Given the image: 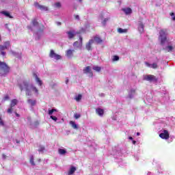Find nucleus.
<instances>
[{
  "instance_id": "25",
  "label": "nucleus",
  "mask_w": 175,
  "mask_h": 175,
  "mask_svg": "<svg viewBox=\"0 0 175 175\" xmlns=\"http://www.w3.org/2000/svg\"><path fill=\"white\" fill-rule=\"evenodd\" d=\"M93 40H94V42H96V43H102V39L98 36H95L93 38Z\"/></svg>"
},
{
  "instance_id": "23",
  "label": "nucleus",
  "mask_w": 175,
  "mask_h": 175,
  "mask_svg": "<svg viewBox=\"0 0 175 175\" xmlns=\"http://www.w3.org/2000/svg\"><path fill=\"white\" fill-rule=\"evenodd\" d=\"M75 172H76V167L72 166V167H70V170L68 171V174H69V175H72V174H73Z\"/></svg>"
},
{
  "instance_id": "10",
  "label": "nucleus",
  "mask_w": 175,
  "mask_h": 175,
  "mask_svg": "<svg viewBox=\"0 0 175 175\" xmlns=\"http://www.w3.org/2000/svg\"><path fill=\"white\" fill-rule=\"evenodd\" d=\"M33 77L34 78L36 83L38 84V85H39V87H42V85H43V81L40 80V78H39L38 74L33 73Z\"/></svg>"
},
{
  "instance_id": "50",
  "label": "nucleus",
  "mask_w": 175,
  "mask_h": 175,
  "mask_svg": "<svg viewBox=\"0 0 175 175\" xmlns=\"http://www.w3.org/2000/svg\"><path fill=\"white\" fill-rule=\"evenodd\" d=\"M133 144H136V141L133 140Z\"/></svg>"
},
{
  "instance_id": "5",
  "label": "nucleus",
  "mask_w": 175,
  "mask_h": 175,
  "mask_svg": "<svg viewBox=\"0 0 175 175\" xmlns=\"http://www.w3.org/2000/svg\"><path fill=\"white\" fill-rule=\"evenodd\" d=\"M105 14H106V12H101L98 17V20L101 21V23L103 25V27H105V25H106V23H107L109 20H110V18H105Z\"/></svg>"
},
{
  "instance_id": "3",
  "label": "nucleus",
  "mask_w": 175,
  "mask_h": 175,
  "mask_svg": "<svg viewBox=\"0 0 175 175\" xmlns=\"http://www.w3.org/2000/svg\"><path fill=\"white\" fill-rule=\"evenodd\" d=\"M10 68L8 64L3 62H0V76H6L9 73Z\"/></svg>"
},
{
  "instance_id": "12",
  "label": "nucleus",
  "mask_w": 175,
  "mask_h": 175,
  "mask_svg": "<svg viewBox=\"0 0 175 175\" xmlns=\"http://www.w3.org/2000/svg\"><path fill=\"white\" fill-rule=\"evenodd\" d=\"M83 73L85 75H88L89 77H92L94 76V74L92 73V71L91 70L90 66H87L83 69Z\"/></svg>"
},
{
  "instance_id": "34",
  "label": "nucleus",
  "mask_w": 175,
  "mask_h": 175,
  "mask_svg": "<svg viewBox=\"0 0 175 175\" xmlns=\"http://www.w3.org/2000/svg\"><path fill=\"white\" fill-rule=\"evenodd\" d=\"M119 59H120V57H118V55L113 56L112 61H113V62L116 61H118Z\"/></svg>"
},
{
  "instance_id": "31",
  "label": "nucleus",
  "mask_w": 175,
  "mask_h": 175,
  "mask_svg": "<svg viewBox=\"0 0 175 175\" xmlns=\"http://www.w3.org/2000/svg\"><path fill=\"white\" fill-rule=\"evenodd\" d=\"M45 148L44 146H40L38 148L39 152H43L44 151Z\"/></svg>"
},
{
  "instance_id": "29",
  "label": "nucleus",
  "mask_w": 175,
  "mask_h": 175,
  "mask_svg": "<svg viewBox=\"0 0 175 175\" xmlns=\"http://www.w3.org/2000/svg\"><path fill=\"white\" fill-rule=\"evenodd\" d=\"M58 152L60 155H65V154H66V150L64 149H59Z\"/></svg>"
},
{
  "instance_id": "30",
  "label": "nucleus",
  "mask_w": 175,
  "mask_h": 175,
  "mask_svg": "<svg viewBox=\"0 0 175 175\" xmlns=\"http://www.w3.org/2000/svg\"><path fill=\"white\" fill-rule=\"evenodd\" d=\"M29 162L32 166H35V161H33V156H31Z\"/></svg>"
},
{
  "instance_id": "6",
  "label": "nucleus",
  "mask_w": 175,
  "mask_h": 175,
  "mask_svg": "<svg viewBox=\"0 0 175 175\" xmlns=\"http://www.w3.org/2000/svg\"><path fill=\"white\" fill-rule=\"evenodd\" d=\"M144 80H146V81H154V82H157V81H158V78H157L155 77V75H146L144 77Z\"/></svg>"
},
{
  "instance_id": "55",
  "label": "nucleus",
  "mask_w": 175,
  "mask_h": 175,
  "mask_svg": "<svg viewBox=\"0 0 175 175\" xmlns=\"http://www.w3.org/2000/svg\"><path fill=\"white\" fill-rule=\"evenodd\" d=\"M97 110H102V109H98Z\"/></svg>"
},
{
  "instance_id": "4",
  "label": "nucleus",
  "mask_w": 175,
  "mask_h": 175,
  "mask_svg": "<svg viewBox=\"0 0 175 175\" xmlns=\"http://www.w3.org/2000/svg\"><path fill=\"white\" fill-rule=\"evenodd\" d=\"M10 41L4 42L3 45L0 44L1 55H6V52L3 51L9 50V49H10Z\"/></svg>"
},
{
  "instance_id": "38",
  "label": "nucleus",
  "mask_w": 175,
  "mask_h": 175,
  "mask_svg": "<svg viewBox=\"0 0 175 175\" xmlns=\"http://www.w3.org/2000/svg\"><path fill=\"white\" fill-rule=\"evenodd\" d=\"M51 120H53V121H57V120H58V118H57V117L54 116H51Z\"/></svg>"
},
{
  "instance_id": "17",
  "label": "nucleus",
  "mask_w": 175,
  "mask_h": 175,
  "mask_svg": "<svg viewBox=\"0 0 175 175\" xmlns=\"http://www.w3.org/2000/svg\"><path fill=\"white\" fill-rule=\"evenodd\" d=\"M164 50L167 51V53H172V51H173V50H174V47H173L172 45H168V46H165Z\"/></svg>"
},
{
  "instance_id": "35",
  "label": "nucleus",
  "mask_w": 175,
  "mask_h": 175,
  "mask_svg": "<svg viewBox=\"0 0 175 175\" xmlns=\"http://www.w3.org/2000/svg\"><path fill=\"white\" fill-rule=\"evenodd\" d=\"M74 117H75V120H79V118H80V117H81V115L80 113H75Z\"/></svg>"
},
{
  "instance_id": "57",
  "label": "nucleus",
  "mask_w": 175,
  "mask_h": 175,
  "mask_svg": "<svg viewBox=\"0 0 175 175\" xmlns=\"http://www.w3.org/2000/svg\"><path fill=\"white\" fill-rule=\"evenodd\" d=\"M51 110H55V109H51Z\"/></svg>"
},
{
  "instance_id": "16",
  "label": "nucleus",
  "mask_w": 175,
  "mask_h": 175,
  "mask_svg": "<svg viewBox=\"0 0 175 175\" xmlns=\"http://www.w3.org/2000/svg\"><path fill=\"white\" fill-rule=\"evenodd\" d=\"M138 31L140 33H143L144 32V25L140 23L138 25Z\"/></svg>"
},
{
  "instance_id": "56",
  "label": "nucleus",
  "mask_w": 175,
  "mask_h": 175,
  "mask_svg": "<svg viewBox=\"0 0 175 175\" xmlns=\"http://www.w3.org/2000/svg\"><path fill=\"white\" fill-rule=\"evenodd\" d=\"M0 40H2V39L1 38V36H0Z\"/></svg>"
},
{
  "instance_id": "45",
  "label": "nucleus",
  "mask_w": 175,
  "mask_h": 175,
  "mask_svg": "<svg viewBox=\"0 0 175 175\" xmlns=\"http://www.w3.org/2000/svg\"><path fill=\"white\" fill-rule=\"evenodd\" d=\"M7 111H8V114H11V113H12V110H8Z\"/></svg>"
},
{
  "instance_id": "27",
  "label": "nucleus",
  "mask_w": 175,
  "mask_h": 175,
  "mask_svg": "<svg viewBox=\"0 0 175 175\" xmlns=\"http://www.w3.org/2000/svg\"><path fill=\"white\" fill-rule=\"evenodd\" d=\"M83 98V96L81 94H78L75 96V99L76 102H80L81 100V98Z\"/></svg>"
},
{
  "instance_id": "9",
  "label": "nucleus",
  "mask_w": 175,
  "mask_h": 175,
  "mask_svg": "<svg viewBox=\"0 0 175 175\" xmlns=\"http://www.w3.org/2000/svg\"><path fill=\"white\" fill-rule=\"evenodd\" d=\"M74 47H77V49H81L83 47V37L79 36V42L76 41L73 43Z\"/></svg>"
},
{
  "instance_id": "54",
  "label": "nucleus",
  "mask_w": 175,
  "mask_h": 175,
  "mask_svg": "<svg viewBox=\"0 0 175 175\" xmlns=\"http://www.w3.org/2000/svg\"><path fill=\"white\" fill-rule=\"evenodd\" d=\"M79 2H83V0H78Z\"/></svg>"
},
{
  "instance_id": "14",
  "label": "nucleus",
  "mask_w": 175,
  "mask_h": 175,
  "mask_svg": "<svg viewBox=\"0 0 175 175\" xmlns=\"http://www.w3.org/2000/svg\"><path fill=\"white\" fill-rule=\"evenodd\" d=\"M66 33L68 35V39H73V38L76 36V31H67Z\"/></svg>"
},
{
  "instance_id": "7",
  "label": "nucleus",
  "mask_w": 175,
  "mask_h": 175,
  "mask_svg": "<svg viewBox=\"0 0 175 175\" xmlns=\"http://www.w3.org/2000/svg\"><path fill=\"white\" fill-rule=\"evenodd\" d=\"M49 57L50 58H53L54 59H56V60L61 59V58H62L61 55L55 53V52L53 50H51L49 53Z\"/></svg>"
},
{
  "instance_id": "39",
  "label": "nucleus",
  "mask_w": 175,
  "mask_h": 175,
  "mask_svg": "<svg viewBox=\"0 0 175 175\" xmlns=\"http://www.w3.org/2000/svg\"><path fill=\"white\" fill-rule=\"evenodd\" d=\"M54 111H57V110H49V116H51L54 113Z\"/></svg>"
},
{
  "instance_id": "21",
  "label": "nucleus",
  "mask_w": 175,
  "mask_h": 175,
  "mask_svg": "<svg viewBox=\"0 0 175 175\" xmlns=\"http://www.w3.org/2000/svg\"><path fill=\"white\" fill-rule=\"evenodd\" d=\"M70 125H71L73 129H79V126H77V124H76L75 122H73L72 120L70 121Z\"/></svg>"
},
{
  "instance_id": "53",
  "label": "nucleus",
  "mask_w": 175,
  "mask_h": 175,
  "mask_svg": "<svg viewBox=\"0 0 175 175\" xmlns=\"http://www.w3.org/2000/svg\"><path fill=\"white\" fill-rule=\"evenodd\" d=\"M129 140H132V137H129Z\"/></svg>"
},
{
  "instance_id": "49",
  "label": "nucleus",
  "mask_w": 175,
  "mask_h": 175,
  "mask_svg": "<svg viewBox=\"0 0 175 175\" xmlns=\"http://www.w3.org/2000/svg\"><path fill=\"white\" fill-rule=\"evenodd\" d=\"M172 20L175 21V16H172Z\"/></svg>"
},
{
  "instance_id": "40",
  "label": "nucleus",
  "mask_w": 175,
  "mask_h": 175,
  "mask_svg": "<svg viewBox=\"0 0 175 175\" xmlns=\"http://www.w3.org/2000/svg\"><path fill=\"white\" fill-rule=\"evenodd\" d=\"M145 65L148 67V68H151V64L147 62H145Z\"/></svg>"
},
{
  "instance_id": "41",
  "label": "nucleus",
  "mask_w": 175,
  "mask_h": 175,
  "mask_svg": "<svg viewBox=\"0 0 175 175\" xmlns=\"http://www.w3.org/2000/svg\"><path fill=\"white\" fill-rule=\"evenodd\" d=\"M76 20H80V16L79 15H77L75 16Z\"/></svg>"
},
{
  "instance_id": "22",
  "label": "nucleus",
  "mask_w": 175,
  "mask_h": 175,
  "mask_svg": "<svg viewBox=\"0 0 175 175\" xmlns=\"http://www.w3.org/2000/svg\"><path fill=\"white\" fill-rule=\"evenodd\" d=\"M17 103H18V100H17V99L12 100L11 103H10V107H14V106H16V105H17Z\"/></svg>"
},
{
  "instance_id": "36",
  "label": "nucleus",
  "mask_w": 175,
  "mask_h": 175,
  "mask_svg": "<svg viewBox=\"0 0 175 175\" xmlns=\"http://www.w3.org/2000/svg\"><path fill=\"white\" fill-rule=\"evenodd\" d=\"M55 8H61V3L57 2L54 4Z\"/></svg>"
},
{
  "instance_id": "47",
  "label": "nucleus",
  "mask_w": 175,
  "mask_h": 175,
  "mask_svg": "<svg viewBox=\"0 0 175 175\" xmlns=\"http://www.w3.org/2000/svg\"><path fill=\"white\" fill-rule=\"evenodd\" d=\"M68 83H69V79H66V83L68 84Z\"/></svg>"
},
{
  "instance_id": "42",
  "label": "nucleus",
  "mask_w": 175,
  "mask_h": 175,
  "mask_svg": "<svg viewBox=\"0 0 175 175\" xmlns=\"http://www.w3.org/2000/svg\"><path fill=\"white\" fill-rule=\"evenodd\" d=\"M2 157H3V159H6L7 157L5 155V154H3Z\"/></svg>"
},
{
  "instance_id": "33",
  "label": "nucleus",
  "mask_w": 175,
  "mask_h": 175,
  "mask_svg": "<svg viewBox=\"0 0 175 175\" xmlns=\"http://www.w3.org/2000/svg\"><path fill=\"white\" fill-rule=\"evenodd\" d=\"M31 23L34 27H38V21L36 19H33Z\"/></svg>"
},
{
  "instance_id": "32",
  "label": "nucleus",
  "mask_w": 175,
  "mask_h": 175,
  "mask_svg": "<svg viewBox=\"0 0 175 175\" xmlns=\"http://www.w3.org/2000/svg\"><path fill=\"white\" fill-rule=\"evenodd\" d=\"M152 69H157L158 68V64L157 63H153L151 64V67Z\"/></svg>"
},
{
  "instance_id": "58",
  "label": "nucleus",
  "mask_w": 175,
  "mask_h": 175,
  "mask_svg": "<svg viewBox=\"0 0 175 175\" xmlns=\"http://www.w3.org/2000/svg\"><path fill=\"white\" fill-rule=\"evenodd\" d=\"M12 109H8V110H11Z\"/></svg>"
},
{
  "instance_id": "18",
  "label": "nucleus",
  "mask_w": 175,
  "mask_h": 175,
  "mask_svg": "<svg viewBox=\"0 0 175 175\" xmlns=\"http://www.w3.org/2000/svg\"><path fill=\"white\" fill-rule=\"evenodd\" d=\"M27 103L30 105V106H35L36 105V100L29 98L27 100Z\"/></svg>"
},
{
  "instance_id": "26",
  "label": "nucleus",
  "mask_w": 175,
  "mask_h": 175,
  "mask_svg": "<svg viewBox=\"0 0 175 175\" xmlns=\"http://www.w3.org/2000/svg\"><path fill=\"white\" fill-rule=\"evenodd\" d=\"M92 69L93 70H95V72H100V70H102V68L98 66H94Z\"/></svg>"
},
{
  "instance_id": "19",
  "label": "nucleus",
  "mask_w": 175,
  "mask_h": 175,
  "mask_svg": "<svg viewBox=\"0 0 175 175\" xmlns=\"http://www.w3.org/2000/svg\"><path fill=\"white\" fill-rule=\"evenodd\" d=\"M1 14H3L4 16H5V17H9V18H13V16H12L10 15V14L6 11H1Z\"/></svg>"
},
{
  "instance_id": "15",
  "label": "nucleus",
  "mask_w": 175,
  "mask_h": 175,
  "mask_svg": "<svg viewBox=\"0 0 175 175\" xmlns=\"http://www.w3.org/2000/svg\"><path fill=\"white\" fill-rule=\"evenodd\" d=\"M73 53H75V50L69 49L66 51V55L68 58H72L73 57Z\"/></svg>"
},
{
  "instance_id": "8",
  "label": "nucleus",
  "mask_w": 175,
  "mask_h": 175,
  "mask_svg": "<svg viewBox=\"0 0 175 175\" xmlns=\"http://www.w3.org/2000/svg\"><path fill=\"white\" fill-rule=\"evenodd\" d=\"M94 43V39H90L85 44V49L88 51H92V46Z\"/></svg>"
},
{
  "instance_id": "43",
  "label": "nucleus",
  "mask_w": 175,
  "mask_h": 175,
  "mask_svg": "<svg viewBox=\"0 0 175 175\" xmlns=\"http://www.w3.org/2000/svg\"><path fill=\"white\" fill-rule=\"evenodd\" d=\"M170 14V16H171L172 17L174 16V12H171Z\"/></svg>"
},
{
  "instance_id": "1",
  "label": "nucleus",
  "mask_w": 175,
  "mask_h": 175,
  "mask_svg": "<svg viewBox=\"0 0 175 175\" xmlns=\"http://www.w3.org/2000/svg\"><path fill=\"white\" fill-rule=\"evenodd\" d=\"M21 91H25L26 96H39V89L28 81H23L19 85Z\"/></svg>"
},
{
  "instance_id": "28",
  "label": "nucleus",
  "mask_w": 175,
  "mask_h": 175,
  "mask_svg": "<svg viewBox=\"0 0 175 175\" xmlns=\"http://www.w3.org/2000/svg\"><path fill=\"white\" fill-rule=\"evenodd\" d=\"M96 114H98V116H100V117H102L103 114H105V112L103 110H96Z\"/></svg>"
},
{
  "instance_id": "44",
  "label": "nucleus",
  "mask_w": 175,
  "mask_h": 175,
  "mask_svg": "<svg viewBox=\"0 0 175 175\" xmlns=\"http://www.w3.org/2000/svg\"><path fill=\"white\" fill-rule=\"evenodd\" d=\"M56 24H57V25H58V26L61 25V23H60V22H57Z\"/></svg>"
},
{
  "instance_id": "51",
  "label": "nucleus",
  "mask_w": 175,
  "mask_h": 175,
  "mask_svg": "<svg viewBox=\"0 0 175 175\" xmlns=\"http://www.w3.org/2000/svg\"><path fill=\"white\" fill-rule=\"evenodd\" d=\"M16 117H20V115L18 113H16Z\"/></svg>"
},
{
  "instance_id": "48",
  "label": "nucleus",
  "mask_w": 175,
  "mask_h": 175,
  "mask_svg": "<svg viewBox=\"0 0 175 175\" xmlns=\"http://www.w3.org/2000/svg\"><path fill=\"white\" fill-rule=\"evenodd\" d=\"M129 98H132V96L131 94H129Z\"/></svg>"
},
{
  "instance_id": "46",
  "label": "nucleus",
  "mask_w": 175,
  "mask_h": 175,
  "mask_svg": "<svg viewBox=\"0 0 175 175\" xmlns=\"http://www.w3.org/2000/svg\"><path fill=\"white\" fill-rule=\"evenodd\" d=\"M27 28L28 29H31V31H32V27H31V26H28Z\"/></svg>"
},
{
  "instance_id": "52",
  "label": "nucleus",
  "mask_w": 175,
  "mask_h": 175,
  "mask_svg": "<svg viewBox=\"0 0 175 175\" xmlns=\"http://www.w3.org/2000/svg\"><path fill=\"white\" fill-rule=\"evenodd\" d=\"M137 136H140V133H137Z\"/></svg>"
},
{
  "instance_id": "13",
  "label": "nucleus",
  "mask_w": 175,
  "mask_h": 175,
  "mask_svg": "<svg viewBox=\"0 0 175 175\" xmlns=\"http://www.w3.org/2000/svg\"><path fill=\"white\" fill-rule=\"evenodd\" d=\"M35 6L37 8V9H40V10H42L43 12H47V10H49V7L42 5L38 3H35Z\"/></svg>"
},
{
  "instance_id": "37",
  "label": "nucleus",
  "mask_w": 175,
  "mask_h": 175,
  "mask_svg": "<svg viewBox=\"0 0 175 175\" xmlns=\"http://www.w3.org/2000/svg\"><path fill=\"white\" fill-rule=\"evenodd\" d=\"M3 100L5 102V100H9V96L6 95L3 97Z\"/></svg>"
},
{
  "instance_id": "11",
  "label": "nucleus",
  "mask_w": 175,
  "mask_h": 175,
  "mask_svg": "<svg viewBox=\"0 0 175 175\" xmlns=\"http://www.w3.org/2000/svg\"><path fill=\"white\" fill-rule=\"evenodd\" d=\"M159 137H161V139L167 140V139L170 137V136L169 135V131H167V130H163V133L159 134Z\"/></svg>"
},
{
  "instance_id": "2",
  "label": "nucleus",
  "mask_w": 175,
  "mask_h": 175,
  "mask_svg": "<svg viewBox=\"0 0 175 175\" xmlns=\"http://www.w3.org/2000/svg\"><path fill=\"white\" fill-rule=\"evenodd\" d=\"M159 39L162 46L165 44V42H169V38H167V29H162L160 30Z\"/></svg>"
},
{
  "instance_id": "20",
  "label": "nucleus",
  "mask_w": 175,
  "mask_h": 175,
  "mask_svg": "<svg viewBox=\"0 0 175 175\" xmlns=\"http://www.w3.org/2000/svg\"><path fill=\"white\" fill-rule=\"evenodd\" d=\"M122 12L125 13V14H131L132 10L129 8L122 9Z\"/></svg>"
},
{
  "instance_id": "24",
  "label": "nucleus",
  "mask_w": 175,
  "mask_h": 175,
  "mask_svg": "<svg viewBox=\"0 0 175 175\" xmlns=\"http://www.w3.org/2000/svg\"><path fill=\"white\" fill-rule=\"evenodd\" d=\"M118 33H126L128 32V29H122V28H118Z\"/></svg>"
}]
</instances>
